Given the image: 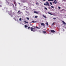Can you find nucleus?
Returning a JSON list of instances; mask_svg holds the SVG:
<instances>
[{"instance_id":"nucleus-1","label":"nucleus","mask_w":66,"mask_h":66,"mask_svg":"<svg viewBox=\"0 0 66 66\" xmlns=\"http://www.w3.org/2000/svg\"><path fill=\"white\" fill-rule=\"evenodd\" d=\"M22 13V12H20V10L18 11V12H17L18 14H21Z\"/></svg>"},{"instance_id":"nucleus-2","label":"nucleus","mask_w":66,"mask_h":66,"mask_svg":"<svg viewBox=\"0 0 66 66\" xmlns=\"http://www.w3.org/2000/svg\"><path fill=\"white\" fill-rule=\"evenodd\" d=\"M46 5H48V6H49V3H48V2H46Z\"/></svg>"},{"instance_id":"nucleus-3","label":"nucleus","mask_w":66,"mask_h":66,"mask_svg":"<svg viewBox=\"0 0 66 66\" xmlns=\"http://www.w3.org/2000/svg\"><path fill=\"white\" fill-rule=\"evenodd\" d=\"M51 32H52V33H54L55 32V31L53 30H51Z\"/></svg>"},{"instance_id":"nucleus-4","label":"nucleus","mask_w":66,"mask_h":66,"mask_svg":"<svg viewBox=\"0 0 66 66\" xmlns=\"http://www.w3.org/2000/svg\"><path fill=\"white\" fill-rule=\"evenodd\" d=\"M12 14V11H11L10 12H9V15H11Z\"/></svg>"},{"instance_id":"nucleus-5","label":"nucleus","mask_w":66,"mask_h":66,"mask_svg":"<svg viewBox=\"0 0 66 66\" xmlns=\"http://www.w3.org/2000/svg\"><path fill=\"white\" fill-rule=\"evenodd\" d=\"M11 16L12 17H14H14H15V14H14L13 15V14H12Z\"/></svg>"},{"instance_id":"nucleus-6","label":"nucleus","mask_w":66,"mask_h":66,"mask_svg":"<svg viewBox=\"0 0 66 66\" xmlns=\"http://www.w3.org/2000/svg\"><path fill=\"white\" fill-rule=\"evenodd\" d=\"M62 22H63V24H65V25L66 24V23H65V22H64V21H62Z\"/></svg>"},{"instance_id":"nucleus-7","label":"nucleus","mask_w":66,"mask_h":66,"mask_svg":"<svg viewBox=\"0 0 66 66\" xmlns=\"http://www.w3.org/2000/svg\"><path fill=\"white\" fill-rule=\"evenodd\" d=\"M34 13H36V14H38V13H39L38 12H36V11H35L34 12Z\"/></svg>"},{"instance_id":"nucleus-8","label":"nucleus","mask_w":66,"mask_h":66,"mask_svg":"<svg viewBox=\"0 0 66 66\" xmlns=\"http://www.w3.org/2000/svg\"><path fill=\"white\" fill-rule=\"evenodd\" d=\"M31 31H33V32H35L36 31V30H34L33 29H31Z\"/></svg>"},{"instance_id":"nucleus-9","label":"nucleus","mask_w":66,"mask_h":66,"mask_svg":"<svg viewBox=\"0 0 66 66\" xmlns=\"http://www.w3.org/2000/svg\"><path fill=\"white\" fill-rule=\"evenodd\" d=\"M41 26H45V24L43 23H42L41 24Z\"/></svg>"},{"instance_id":"nucleus-10","label":"nucleus","mask_w":66,"mask_h":66,"mask_svg":"<svg viewBox=\"0 0 66 66\" xmlns=\"http://www.w3.org/2000/svg\"><path fill=\"white\" fill-rule=\"evenodd\" d=\"M56 2L54 1L53 2V3H54V4H56Z\"/></svg>"},{"instance_id":"nucleus-11","label":"nucleus","mask_w":66,"mask_h":66,"mask_svg":"<svg viewBox=\"0 0 66 66\" xmlns=\"http://www.w3.org/2000/svg\"><path fill=\"white\" fill-rule=\"evenodd\" d=\"M14 4L15 6V7H16V6L17 5V4H16V2H14Z\"/></svg>"},{"instance_id":"nucleus-12","label":"nucleus","mask_w":66,"mask_h":66,"mask_svg":"<svg viewBox=\"0 0 66 66\" xmlns=\"http://www.w3.org/2000/svg\"><path fill=\"white\" fill-rule=\"evenodd\" d=\"M43 16L44 17V18H47V17L46 16H45V15H43Z\"/></svg>"},{"instance_id":"nucleus-13","label":"nucleus","mask_w":66,"mask_h":66,"mask_svg":"<svg viewBox=\"0 0 66 66\" xmlns=\"http://www.w3.org/2000/svg\"><path fill=\"white\" fill-rule=\"evenodd\" d=\"M32 22H33V23H34V22H36V21H32Z\"/></svg>"},{"instance_id":"nucleus-14","label":"nucleus","mask_w":66,"mask_h":66,"mask_svg":"<svg viewBox=\"0 0 66 66\" xmlns=\"http://www.w3.org/2000/svg\"><path fill=\"white\" fill-rule=\"evenodd\" d=\"M38 17V16H35V18H37Z\"/></svg>"},{"instance_id":"nucleus-15","label":"nucleus","mask_w":66,"mask_h":66,"mask_svg":"<svg viewBox=\"0 0 66 66\" xmlns=\"http://www.w3.org/2000/svg\"><path fill=\"white\" fill-rule=\"evenodd\" d=\"M48 13L49 14H50V15H52V13H51L48 12Z\"/></svg>"},{"instance_id":"nucleus-16","label":"nucleus","mask_w":66,"mask_h":66,"mask_svg":"<svg viewBox=\"0 0 66 66\" xmlns=\"http://www.w3.org/2000/svg\"><path fill=\"white\" fill-rule=\"evenodd\" d=\"M48 1H53V0H47Z\"/></svg>"},{"instance_id":"nucleus-17","label":"nucleus","mask_w":66,"mask_h":66,"mask_svg":"<svg viewBox=\"0 0 66 66\" xmlns=\"http://www.w3.org/2000/svg\"><path fill=\"white\" fill-rule=\"evenodd\" d=\"M30 29H35V28H33L32 27H30Z\"/></svg>"},{"instance_id":"nucleus-18","label":"nucleus","mask_w":66,"mask_h":66,"mask_svg":"<svg viewBox=\"0 0 66 66\" xmlns=\"http://www.w3.org/2000/svg\"><path fill=\"white\" fill-rule=\"evenodd\" d=\"M20 21H21V18H20L19 19Z\"/></svg>"},{"instance_id":"nucleus-19","label":"nucleus","mask_w":66,"mask_h":66,"mask_svg":"<svg viewBox=\"0 0 66 66\" xmlns=\"http://www.w3.org/2000/svg\"><path fill=\"white\" fill-rule=\"evenodd\" d=\"M46 25H47V26H48V22H47L46 23Z\"/></svg>"},{"instance_id":"nucleus-20","label":"nucleus","mask_w":66,"mask_h":66,"mask_svg":"<svg viewBox=\"0 0 66 66\" xmlns=\"http://www.w3.org/2000/svg\"><path fill=\"white\" fill-rule=\"evenodd\" d=\"M51 7H52V8H53H53H54V7H53V6H51Z\"/></svg>"},{"instance_id":"nucleus-21","label":"nucleus","mask_w":66,"mask_h":66,"mask_svg":"<svg viewBox=\"0 0 66 66\" xmlns=\"http://www.w3.org/2000/svg\"><path fill=\"white\" fill-rule=\"evenodd\" d=\"M45 10H47V8L46 7H45Z\"/></svg>"},{"instance_id":"nucleus-22","label":"nucleus","mask_w":66,"mask_h":66,"mask_svg":"<svg viewBox=\"0 0 66 66\" xmlns=\"http://www.w3.org/2000/svg\"><path fill=\"white\" fill-rule=\"evenodd\" d=\"M27 20H29V18H27Z\"/></svg>"},{"instance_id":"nucleus-23","label":"nucleus","mask_w":66,"mask_h":66,"mask_svg":"<svg viewBox=\"0 0 66 66\" xmlns=\"http://www.w3.org/2000/svg\"><path fill=\"white\" fill-rule=\"evenodd\" d=\"M24 27H25V28H27V25H25L24 26Z\"/></svg>"},{"instance_id":"nucleus-24","label":"nucleus","mask_w":66,"mask_h":66,"mask_svg":"<svg viewBox=\"0 0 66 66\" xmlns=\"http://www.w3.org/2000/svg\"><path fill=\"white\" fill-rule=\"evenodd\" d=\"M53 19H54V20H55L56 18H53Z\"/></svg>"},{"instance_id":"nucleus-25","label":"nucleus","mask_w":66,"mask_h":66,"mask_svg":"<svg viewBox=\"0 0 66 66\" xmlns=\"http://www.w3.org/2000/svg\"><path fill=\"white\" fill-rule=\"evenodd\" d=\"M50 4L51 5H52V3L51 2H50Z\"/></svg>"},{"instance_id":"nucleus-26","label":"nucleus","mask_w":66,"mask_h":66,"mask_svg":"<svg viewBox=\"0 0 66 66\" xmlns=\"http://www.w3.org/2000/svg\"><path fill=\"white\" fill-rule=\"evenodd\" d=\"M58 8L59 9H61V7H59Z\"/></svg>"},{"instance_id":"nucleus-27","label":"nucleus","mask_w":66,"mask_h":66,"mask_svg":"<svg viewBox=\"0 0 66 66\" xmlns=\"http://www.w3.org/2000/svg\"><path fill=\"white\" fill-rule=\"evenodd\" d=\"M43 33H46V31H43Z\"/></svg>"},{"instance_id":"nucleus-28","label":"nucleus","mask_w":66,"mask_h":66,"mask_svg":"<svg viewBox=\"0 0 66 66\" xmlns=\"http://www.w3.org/2000/svg\"><path fill=\"white\" fill-rule=\"evenodd\" d=\"M54 23H55L54 22L52 24V25H53L54 24Z\"/></svg>"},{"instance_id":"nucleus-29","label":"nucleus","mask_w":66,"mask_h":66,"mask_svg":"<svg viewBox=\"0 0 66 66\" xmlns=\"http://www.w3.org/2000/svg\"><path fill=\"white\" fill-rule=\"evenodd\" d=\"M30 27H29L28 28V29H30Z\"/></svg>"},{"instance_id":"nucleus-30","label":"nucleus","mask_w":66,"mask_h":66,"mask_svg":"<svg viewBox=\"0 0 66 66\" xmlns=\"http://www.w3.org/2000/svg\"><path fill=\"white\" fill-rule=\"evenodd\" d=\"M24 22H25V23H28V22H26V21H24Z\"/></svg>"},{"instance_id":"nucleus-31","label":"nucleus","mask_w":66,"mask_h":66,"mask_svg":"<svg viewBox=\"0 0 66 66\" xmlns=\"http://www.w3.org/2000/svg\"><path fill=\"white\" fill-rule=\"evenodd\" d=\"M44 5H46V3H45L44 4Z\"/></svg>"},{"instance_id":"nucleus-32","label":"nucleus","mask_w":66,"mask_h":66,"mask_svg":"<svg viewBox=\"0 0 66 66\" xmlns=\"http://www.w3.org/2000/svg\"><path fill=\"white\" fill-rule=\"evenodd\" d=\"M54 1H55L56 2V0H54Z\"/></svg>"},{"instance_id":"nucleus-33","label":"nucleus","mask_w":66,"mask_h":66,"mask_svg":"<svg viewBox=\"0 0 66 66\" xmlns=\"http://www.w3.org/2000/svg\"><path fill=\"white\" fill-rule=\"evenodd\" d=\"M36 28H37V29H38V27H36Z\"/></svg>"},{"instance_id":"nucleus-34","label":"nucleus","mask_w":66,"mask_h":66,"mask_svg":"<svg viewBox=\"0 0 66 66\" xmlns=\"http://www.w3.org/2000/svg\"><path fill=\"white\" fill-rule=\"evenodd\" d=\"M13 7L14 8V5H13Z\"/></svg>"},{"instance_id":"nucleus-35","label":"nucleus","mask_w":66,"mask_h":66,"mask_svg":"<svg viewBox=\"0 0 66 66\" xmlns=\"http://www.w3.org/2000/svg\"><path fill=\"white\" fill-rule=\"evenodd\" d=\"M43 1H45V0H43Z\"/></svg>"},{"instance_id":"nucleus-36","label":"nucleus","mask_w":66,"mask_h":66,"mask_svg":"<svg viewBox=\"0 0 66 66\" xmlns=\"http://www.w3.org/2000/svg\"><path fill=\"white\" fill-rule=\"evenodd\" d=\"M0 6L1 7V6L0 5Z\"/></svg>"},{"instance_id":"nucleus-37","label":"nucleus","mask_w":66,"mask_h":66,"mask_svg":"<svg viewBox=\"0 0 66 66\" xmlns=\"http://www.w3.org/2000/svg\"><path fill=\"white\" fill-rule=\"evenodd\" d=\"M19 4H20V3H19Z\"/></svg>"},{"instance_id":"nucleus-38","label":"nucleus","mask_w":66,"mask_h":66,"mask_svg":"<svg viewBox=\"0 0 66 66\" xmlns=\"http://www.w3.org/2000/svg\"><path fill=\"white\" fill-rule=\"evenodd\" d=\"M7 3H8V4H9V2H7Z\"/></svg>"},{"instance_id":"nucleus-39","label":"nucleus","mask_w":66,"mask_h":66,"mask_svg":"<svg viewBox=\"0 0 66 66\" xmlns=\"http://www.w3.org/2000/svg\"><path fill=\"white\" fill-rule=\"evenodd\" d=\"M36 4H38V3H36Z\"/></svg>"},{"instance_id":"nucleus-40","label":"nucleus","mask_w":66,"mask_h":66,"mask_svg":"<svg viewBox=\"0 0 66 66\" xmlns=\"http://www.w3.org/2000/svg\"><path fill=\"white\" fill-rule=\"evenodd\" d=\"M38 29H39V28H38Z\"/></svg>"}]
</instances>
